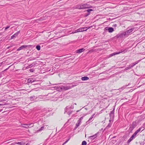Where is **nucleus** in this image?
<instances>
[{"instance_id": "nucleus-28", "label": "nucleus", "mask_w": 145, "mask_h": 145, "mask_svg": "<svg viewBox=\"0 0 145 145\" xmlns=\"http://www.w3.org/2000/svg\"><path fill=\"white\" fill-rule=\"evenodd\" d=\"M111 124L110 123H109L108 124V125L106 127V128H108L110 127L111 126Z\"/></svg>"}, {"instance_id": "nucleus-32", "label": "nucleus", "mask_w": 145, "mask_h": 145, "mask_svg": "<svg viewBox=\"0 0 145 145\" xmlns=\"http://www.w3.org/2000/svg\"><path fill=\"white\" fill-rule=\"evenodd\" d=\"M69 140V139L68 140H67L64 143H63V144L62 145H64V144H65L66 143H67L68 142V141Z\"/></svg>"}, {"instance_id": "nucleus-24", "label": "nucleus", "mask_w": 145, "mask_h": 145, "mask_svg": "<svg viewBox=\"0 0 145 145\" xmlns=\"http://www.w3.org/2000/svg\"><path fill=\"white\" fill-rule=\"evenodd\" d=\"M131 68V66H130V65H129L128 67H126L125 68V69L126 70H127L130 69Z\"/></svg>"}, {"instance_id": "nucleus-43", "label": "nucleus", "mask_w": 145, "mask_h": 145, "mask_svg": "<svg viewBox=\"0 0 145 145\" xmlns=\"http://www.w3.org/2000/svg\"><path fill=\"white\" fill-rule=\"evenodd\" d=\"M89 14V12H88V14H87L86 15V16H87Z\"/></svg>"}, {"instance_id": "nucleus-33", "label": "nucleus", "mask_w": 145, "mask_h": 145, "mask_svg": "<svg viewBox=\"0 0 145 145\" xmlns=\"http://www.w3.org/2000/svg\"><path fill=\"white\" fill-rule=\"evenodd\" d=\"M138 133L136 131L133 134L136 136L137 135Z\"/></svg>"}, {"instance_id": "nucleus-31", "label": "nucleus", "mask_w": 145, "mask_h": 145, "mask_svg": "<svg viewBox=\"0 0 145 145\" xmlns=\"http://www.w3.org/2000/svg\"><path fill=\"white\" fill-rule=\"evenodd\" d=\"M93 10L92 9H88L87 10V11L89 12L90 11H92Z\"/></svg>"}, {"instance_id": "nucleus-21", "label": "nucleus", "mask_w": 145, "mask_h": 145, "mask_svg": "<svg viewBox=\"0 0 145 145\" xmlns=\"http://www.w3.org/2000/svg\"><path fill=\"white\" fill-rule=\"evenodd\" d=\"M36 48L38 50H40V46L39 45H38L36 46Z\"/></svg>"}, {"instance_id": "nucleus-5", "label": "nucleus", "mask_w": 145, "mask_h": 145, "mask_svg": "<svg viewBox=\"0 0 145 145\" xmlns=\"http://www.w3.org/2000/svg\"><path fill=\"white\" fill-rule=\"evenodd\" d=\"M76 85H73L72 86H61L60 87L61 89H63L65 90H68L69 89H71L72 88L76 86Z\"/></svg>"}, {"instance_id": "nucleus-17", "label": "nucleus", "mask_w": 145, "mask_h": 145, "mask_svg": "<svg viewBox=\"0 0 145 145\" xmlns=\"http://www.w3.org/2000/svg\"><path fill=\"white\" fill-rule=\"evenodd\" d=\"M97 137V134H96L93 136H90L89 137L91 139H94V138H96Z\"/></svg>"}, {"instance_id": "nucleus-34", "label": "nucleus", "mask_w": 145, "mask_h": 145, "mask_svg": "<svg viewBox=\"0 0 145 145\" xmlns=\"http://www.w3.org/2000/svg\"><path fill=\"white\" fill-rule=\"evenodd\" d=\"M10 27L9 26H7L5 29V30H6L7 29L9 28Z\"/></svg>"}, {"instance_id": "nucleus-7", "label": "nucleus", "mask_w": 145, "mask_h": 145, "mask_svg": "<svg viewBox=\"0 0 145 145\" xmlns=\"http://www.w3.org/2000/svg\"><path fill=\"white\" fill-rule=\"evenodd\" d=\"M114 110H113L110 114V119L109 120V121L110 122L111 121H113V119L114 118Z\"/></svg>"}, {"instance_id": "nucleus-14", "label": "nucleus", "mask_w": 145, "mask_h": 145, "mask_svg": "<svg viewBox=\"0 0 145 145\" xmlns=\"http://www.w3.org/2000/svg\"><path fill=\"white\" fill-rule=\"evenodd\" d=\"M85 50V49L83 48L77 50L76 51V53H81Z\"/></svg>"}, {"instance_id": "nucleus-40", "label": "nucleus", "mask_w": 145, "mask_h": 145, "mask_svg": "<svg viewBox=\"0 0 145 145\" xmlns=\"http://www.w3.org/2000/svg\"><path fill=\"white\" fill-rule=\"evenodd\" d=\"M76 33V32H75V31L74 32H72V33H71V34H74V33ZM71 34V33L70 34Z\"/></svg>"}, {"instance_id": "nucleus-13", "label": "nucleus", "mask_w": 145, "mask_h": 145, "mask_svg": "<svg viewBox=\"0 0 145 145\" xmlns=\"http://www.w3.org/2000/svg\"><path fill=\"white\" fill-rule=\"evenodd\" d=\"M25 144V143H24V142L22 141L21 142H15L14 143L12 144H11L12 145V144H19L20 145H23V144Z\"/></svg>"}, {"instance_id": "nucleus-45", "label": "nucleus", "mask_w": 145, "mask_h": 145, "mask_svg": "<svg viewBox=\"0 0 145 145\" xmlns=\"http://www.w3.org/2000/svg\"><path fill=\"white\" fill-rule=\"evenodd\" d=\"M26 145H29V144L28 143H27L26 144Z\"/></svg>"}, {"instance_id": "nucleus-19", "label": "nucleus", "mask_w": 145, "mask_h": 145, "mask_svg": "<svg viewBox=\"0 0 145 145\" xmlns=\"http://www.w3.org/2000/svg\"><path fill=\"white\" fill-rule=\"evenodd\" d=\"M81 122L80 121H78L77 123H76V128H77L80 125Z\"/></svg>"}, {"instance_id": "nucleus-26", "label": "nucleus", "mask_w": 145, "mask_h": 145, "mask_svg": "<svg viewBox=\"0 0 145 145\" xmlns=\"http://www.w3.org/2000/svg\"><path fill=\"white\" fill-rule=\"evenodd\" d=\"M33 98L35 99V96H31L30 97L31 100L32 101H33L34 100L33 99Z\"/></svg>"}, {"instance_id": "nucleus-10", "label": "nucleus", "mask_w": 145, "mask_h": 145, "mask_svg": "<svg viewBox=\"0 0 145 145\" xmlns=\"http://www.w3.org/2000/svg\"><path fill=\"white\" fill-rule=\"evenodd\" d=\"M128 35L126 31L123 32V33L118 34V37H122L123 36Z\"/></svg>"}, {"instance_id": "nucleus-18", "label": "nucleus", "mask_w": 145, "mask_h": 145, "mask_svg": "<svg viewBox=\"0 0 145 145\" xmlns=\"http://www.w3.org/2000/svg\"><path fill=\"white\" fill-rule=\"evenodd\" d=\"M139 61H137V62H136L135 63H132L130 65V66H131V67H133L135 65L137 64L138 63Z\"/></svg>"}, {"instance_id": "nucleus-11", "label": "nucleus", "mask_w": 145, "mask_h": 145, "mask_svg": "<svg viewBox=\"0 0 145 145\" xmlns=\"http://www.w3.org/2000/svg\"><path fill=\"white\" fill-rule=\"evenodd\" d=\"M135 29L134 28H133L126 31L128 35H129Z\"/></svg>"}, {"instance_id": "nucleus-9", "label": "nucleus", "mask_w": 145, "mask_h": 145, "mask_svg": "<svg viewBox=\"0 0 145 145\" xmlns=\"http://www.w3.org/2000/svg\"><path fill=\"white\" fill-rule=\"evenodd\" d=\"M105 31H108L109 33H112L114 31V29L112 27H106L104 29Z\"/></svg>"}, {"instance_id": "nucleus-23", "label": "nucleus", "mask_w": 145, "mask_h": 145, "mask_svg": "<svg viewBox=\"0 0 145 145\" xmlns=\"http://www.w3.org/2000/svg\"><path fill=\"white\" fill-rule=\"evenodd\" d=\"M87 144V142L85 141H83L82 142V145H86Z\"/></svg>"}, {"instance_id": "nucleus-47", "label": "nucleus", "mask_w": 145, "mask_h": 145, "mask_svg": "<svg viewBox=\"0 0 145 145\" xmlns=\"http://www.w3.org/2000/svg\"><path fill=\"white\" fill-rule=\"evenodd\" d=\"M86 29H87V28H86V29H84V30H86Z\"/></svg>"}, {"instance_id": "nucleus-25", "label": "nucleus", "mask_w": 145, "mask_h": 145, "mask_svg": "<svg viewBox=\"0 0 145 145\" xmlns=\"http://www.w3.org/2000/svg\"><path fill=\"white\" fill-rule=\"evenodd\" d=\"M144 127H142L139 128V129H140V130L141 131H142L144 129Z\"/></svg>"}, {"instance_id": "nucleus-8", "label": "nucleus", "mask_w": 145, "mask_h": 145, "mask_svg": "<svg viewBox=\"0 0 145 145\" xmlns=\"http://www.w3.org/2000/svg\"><path fill=\"white\" fill-rule=\"evenodd\" d=\"M136 123L135 122H133L129 127V129L130 130L132 131L136 126Z\"/></svg>"}, {"instance_id": "nucleus-1", "label": "nucleus", "mask_w": 145, "mask_h": 145, "mask_svg": "<svg viewBox=\"0 0 145 145\" xmlns=\"http://www.w3.org/2000/svg\"><path fill=\"white\" fill-rule=\"evenodd\" d=\"M92 7L88 3L84 4H81L77 5L76 7V8L78 9H83L86 8H91Z\"/></svg>"}, {"instance_id": "nucleus-27", "label": "nucleus", "mask_w": 145, "mask_h": 145, "mask_svg": "<svg viewBox=\"0 0 145 145\" xmlns=\"http://www.w3.org/2000/svg\"><path fill=\"white\" fill-rule=\"evenodd\" d=\"M44 127H43V126L42 127H41V128H40V129L39 130H38L37 131L39 132V131H42V130L43 129H44Z\"/></svg>"}, {"instance_id": "nucleus-20", "label": "nucleus", "mask_w": 145, "mask_h": 145, "mask_svg": "<svg viewBox=\"0 0 145 145\" xmlns=\"http://www.w3.org/2000/svg\"><path fill=\"white\" fill-rule=\"evenodd\" d=\"M28 81L29 82H31L32 83H33V82L35 81L33 79H32V78H30V79H29L28 80Z\"/></svg>"}, {"instance_id": "nucleus-38", "label": "nucleus", "mask_w": 145, "mask_h": 145, "mask_svg": "<svg viewBox=\"0 0 145 145\" xmlns=\"http://www.w3.org/2000/svg\"><path fill=\"white\" fill-rule=\"evenodd\" d=\"M30 71L31 72H33V69H30Z\"/></svg>"}, {"instance_id": "nucleus-29", "label": "nucleus", "mask_w": 145, "mask_h": 145, "mask_svg": "<svg viewBox=\"0 0 145 145\" xmlns=\"http://www.w3.org/2000/svg\"><path fill=\"white\" fill-rule=\"evenodd\" d=\"M93 115H92V116H91V118H90L89 120H88V121H90L91 120H92V119L93 118Z\"/></svg>"}, {"instance_id": "nucleus-48", "label": "nucleus", "mask_w": 145, "mask_h": 145, "mask_svg": "<svg viewBox=\"0 0 145 145\" xmlns=\"http://www.w3.org/2000/svg\"><path fill=\"white\" fill-rule=\"evenodd\" d=\"M106 144H104V145H106Z\"/></svg>"}, {"instance_id": "nucleus-6", "label": "nucleus", "mask_w": 145, "mask_h": 145, "mask_svg": "<svg viewBox=\"0 0 145 145\" xmlns=\"http://www.w3.org/2000/svg\"><path fill=\"white\" fill-rule=\"evenodd\" d=\"M127 48L125 49L124 50H121V52H114L112 54H110V56H112L114 55H115L119 54L121 53H122V52H123V53H125V52H127Z\"/></svg>"}, {"instance_id": "nucleus-15", "label": "nucleus", "mask_w": 145, "mask_h": 145, "mask_svg": "<svg viewBox=\"0 0 145 145\" xmlns=\"http://www.w3.org/2000/svg\"><path fill=\"white\" fill-rule=\"evenodd\" d=\"M27 46V45H23L20 47H19V48H18V49L17 50V51H19L20 50H22L23 48H26Z\"/></svg>"}, {"instance_id": "nucleus-3", "label": "nucleus", "mask_w": 145, "mask_h": 145, "mask_svg": "<svg viewBox=\"0 0 145 145\" xmlns=\"http://www.w3.org/2000/svg\"><path fill=\"white\" fill-rule=\"evenodd\" d=\"M21 125L22 127L26 128H28L33 126V123L30 124H22Z\"/></svg>"}, {"instance_id": "nucleus-42", "label": "nucleus", "mask_w": 145, "mask_h": 145, "mask_svg": "<svg viewBox=\"0 0 145 145\" xmlns=\"http://www.w3.org/2000/svg\"><path fill=\"white\" fill-rule=\"evenodd\" d=\"M2 77V75H1V74H0V78L1 77Z\"/></svg>"}, {"instance_id": "nucleus-37", "label": "nucleus", "mask_w": 145, "mask_h": 145, "mask_svg": "<svg viewBox=\"0 0 145 145\" xmlns=\"http://www.w3.org/2000/svg\"><path fill=\"white\" fill-rule=\"evenodd\" d=\"M94 50H91L89 51V52H93L94 51Z\"/></svg>"}, {"instance_id": "nucleus-49", "label": "nucleus", "mask_w": 145, "mask_h": 145, "mask_svg": "<svg viewBox=\"0 0 145 145\" xmlns=\"http://www.w3.org/2000/svg\"><path fill=\"white\" fill-rule=\"evenodd\" d=\"M1 105V104H0V105Z\"/></svg>"}, {"instance_id": "nucleus-4", "label": "nucleus", "mask_w": 145, "mask_h": 145, "mask_svg": "<svg viewBox=\"0 0 145 145\" xmlns=\"http://www.w3.org/2000/svg\"><path fill=\"white\" fill-rule=\"evenodd\" d=\"M90 27H80L75 31V32L77 33L80 32H83L86 31L87 29L90 28Z\"/></svg>"}, {"instance_id": "nucleus-35", "label": "nucleus", "mask_w": 145, "mask_h": 145, "mask_svg": "<svg viewBox=\"0 0 145 145\" xmlns=\"http://www.w3.org/2000/svg\"><path fill=\"white\" fill-rule=\"evenodd\" d=\"M82 119L83 117H81V118H80V119L79 120H78V121H80V122H81V121L82 120Z\"/></svg>"}, {"instance_id": "nucleus-46", "label": "nucleus", "mask_w": 145, "mask_h": 145, "mask_svg": "<svg viewBox=\"0 0 145 145\" xmlns=\"http://www.w3.org/2000/svg\"><path fill=\"white\" fill-rule=\"evenodd\" d=\"M105 120H106V118H105L104 120H103L104 121Z\"/></svg>"}, {"instance_id": "nucleus-41", "label": "nucleus", "mask_w": 145, "mask_h": 145, "mask_svg": "<svg viewBox=\"0 0 145 145\" xmlns=\"http://www.w3.org/2000/svg\"><path fill=\"white\" fill-rule=\"evenodd\" d=\"M10 47V46H8V47H7V48L8 49H9Z\"/></svg>"}, {"instance_id": "nucleus-36", "label": "nucleus", "mask_w": 145, "mask_h": 145, "mask_svg": "<svg viewBox=\"0 0 145 145\" xmlns=\"http://www.w3.org/2000/svg\"><path fill=\"white\" fill-rule=\"evenodd\" d=\"M141 130H140V129H138V130H137L136 131L138 133H139L140 132Z\"/></svg>"}, {"instance_id": "nucleus-2", "label": "nucleus", "mask_w": 145, "mask_h": 145, "mask_svg": "<svg viewBox=\"0 0 145 145\" xmlns=\"http://www.w3.org/2000/svg\"><path fill=\"white\" fill-rule=\"evenodd\" d=\"M73 108V107L72 106H67L65 109V112H66L69 115L71 114L72 111L71 110V109Z\"/></svg>"}, {"instance_id": "nucleus-12", "label": "nucleus", "mask_w": 145, "mask_h": 145, "mask_svg": "<svg viewBox=\"0 0 145 145\" xmlns=\"http://www.w3.org/2000/svg\"><path fill=\"white\" fill-rule=\"evenodd\" d=\"M20 33V31H19L18 32L15 33L14 35L11 37V39H13L14 38L16 37L17 36L18 34Z\"/></svg>"}, {"instance_id": "nucleus-39", "label": "nucleus", "mask_w": 145, "mask_h": 145, "mask_svg": "<svg viewBox=\"0 0 145 145\" xmlns=\"http://www.w3.org/2000/svg\"><path fill=\"white\" fill-rule=\"evenodd\" d=\"M101 123H102L103 124H104V123H105V122H103V121H101Z\"/></svg>"}, {"instance_id": "nucleus-16", "label": "nucleus", "mask_w": 145, "mask_h": 145, "mask_svg": "<svg viewBox=\"0 0 145 145\" xmlns=\"http://www.w3.org/2000/svg\"><path fill=\"white\" fill-rule=\"evenodd\" d=\"M89 78L87 76H84L82 77L81 78V80L82 81L86 80H89Z\"/></svg>"}, {"instance_id": "nucleus-22", "label": "nucleus", "mask_w": 145, "mask_h": 145, "mask_svg": "<svg viewBox=\"0 0 145 145\" xmlns=\"http://www.w3.org/2000/svg\"><path fill=\"white\" fill-rule=\"evenodd\" d=\"M133 139V138H132L131 137L127 141V143H130Z\"/></svg>"}, {"instance_id": "nucleus-44", "label": "nucleus", "mask_w": 145, "mask_h": 145, "mask_svg": "<svg viewBox=\"0 0 145 145\" xmlns=\"http://www.w3.org/2000/svg\"><path fill=\"white\" fill-rule=\"evenodd\" d=\"M2 63H0V67L2 65Z\"/></svg>"}, {"instance_id": "nucleus-30", "label": "nucleus", "mask_w": 145, "mask_h": 145, "mask_svg": "<svg viewBox=\"0 0 145 145\" xmlns=\"http://www.w3.org/2000/svg\"><path fill=\"white\" fill-rule=\"evenodd\" d=\"M136 137V136L134 134H133L132 136L131 137V138H133L134 139L135 138V137Z\"/></svg>"}]
</instances>
